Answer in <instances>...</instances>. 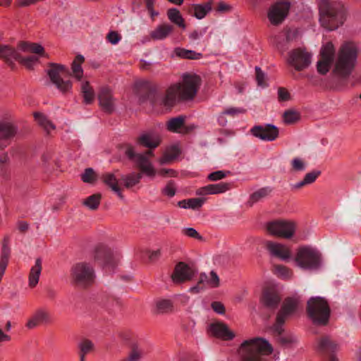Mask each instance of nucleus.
<instances>
[{
  "label": "nucleus",
  "mask_w": 361,
  "mask_h": 361,
  "mask_svg": "<svg viewBox=\"0 0 361 361\" xmlns=\"http://www.w3.org/2000/svg\"><path fill=\"white\" fill-rule=\"evenodd\" d=\"M95 277L92 267L86 262L74 264L71 269L72 282L81 287H85L93 283Z\"/></svg>",
  "instance_id": "nucleus-7"
},
{
  "label": "nucleus",
  "mask_w": 361,
  "mask_h": 361,
  "mask_svg": "<svg viewBox=\"0 0 361 361\" xmlns=\"http://www.w3.org/2000/svg\"><path fill=\"white\" fill-rule=\"evenodd\" d=\"M231 189V184L221 182L215 184H209L199 188L196 191L197 195H219L222 194Z\"/></svg>",
  "instance_id": "nucleus-20"
},
{
  "label": "nucleus",
  "mask_w": 361,
  "mask_h": 361,
  "mask_svg": "<svg viewBox=\"0 0 361 361\" xmlns=\"http://www.w3.org/2000/svg\"><path fill=\"white\" fill-rule=\"evenodd\" d=\"M295 341H296L295 337H294L293 336H282L281 338V341L285 344L295 342Z\"/></svg>",
  "instance_id": "nucleus-64"
},
{
  "label": "nucleus",
  "mask_w": 361,
  "mask_h": 361,
  "mask_svg": "<svg viewBox=\"0 0 361 361\" xmlns=\"http://www.w3.org/2000/svg\"><path fill=\"white\" fill-rule=\"evenodd\" d=\"M107 39L112 44H116L121 40V36L116 32H111L108 34Z\"/></svg>",
  "instance_id": "nucleus-59"
},
{
  "label": "nucleus",
  "mask_w": 361,
  "mask_h": 361,
  "mask_svg": "<svg viewBox=\"0 0 361 361\" xmlns=\"http://www.w3.org/2000/svg\"><path fill=\"white\" fill-rule=\"evenodd\" d=\"M307 312L314 323L325 324L329 318L330 308L324 298L312 297L307 301Z\"/></svg>",
  "instance_id": "nucleus-5"
},
{
  "label": "nucleus",
  "mask_w": 361,
  "mask_h": 361,
  "mask_svg": "<svg viewBox=\"0 0 361 361\" xmlns=\"http://www.w3.org/2000/svg\"><path fill=\"white\" fill-rule=\"evenodd\" d=\"M174 53L177 56L183 59H200L202 56L201 53H197L192 50H188L182 48L175 49Z\"/></svg>",
  "instance_id": "nucleus-37"
},
{
  "label": "nucleus",
  "mask_w": 361,
  "mask_h": 361,
  "mask_svg": "<svg viewBox=\"0 0 361 361\" xmlns=\"http://www.w3.org/2000/svg\"><path fill=\"white\" fill-rule=\"evenodd\" d=\"M102 195L99 193L89 196L83 200V204L91 210H95L98 208L101 202Z\"/></svg>",
  "instance_id": "nucleus-39"
},
{
  "label": "nucleus",
  "mask_w": 361,
  "mask_h": 361,
  "mask_svg": "<svg viewBox=\"0 0 361 361\" xmlns=\"http://www.w3.org/2000/svg\"><path fill=\"white\" fill-rule=\"evenodd\" d=\"M11 341V336L6 334H5L1 327L0 326V344L5 342H8Z\"/></svg>",
  "instance_id": "nucleus-63"
},
{
  "label": "nucleus",
  "mask_w": 361,
  "mask_h": 361,
  "mask_svg": "<svg viewBox=\"0 0 361 361\" xmlns=\"http://www.w3.org/2000/svg\"><path fill=\"white\" fill-rule=\"evenodd\" d=\"M279 97L281 100L286 101L289 99L288 92L283 88H281L278 91Z\"/></svg>",
  "instance_id": "nucleus-62"
},
{
  "label": "nucleus",
  "mask_w": 361,
  "mask_h": 361,
  "mask_svg": "<svg viewBox=\"0 0 361 361\" xmlns=\"http://www.w3.org/2000/svg\"><path fill=\"white\" fill-rule=\"evenodd\" d=\"M270 192H271V189H269V188H261V189L255 191V192H253L251 195L250 198V202L251 204H253L264 199L269 195Z\"/></svg>",
  "instance_id": "nucleus-41"
},
{
  "label": "nucleus",
  "mask_w": 361,
  "mask_h": 361,
  "mask_svg": "<svg viewBox=\"0 0 361 361\" xmlns=\"http://www.w3.org/2000/svg\"><path fill=\"white\" fill-rule=\"evenodd\" d=\"M319 21L328 30L337 29L345 19L342 5L338 1H322L319 4Z\"/></svg>",
  "instance_id": "nucleus-3"
},
{
  "label": "nucleus",
  "mask_w": 361,
  "mask_h": 361,
  "mask_svg": "<svg viewBox=\"0 0 361 361\" xmlns=\"http://www.w3.org/2000/svg\"><path fill=\"white\" fill-rule=\"evenodd\" d=\"M267 247L272 256L278 257L283 261H286L290 259V249L288 246L284 244L274 242H268L267 243Z\"/></svg>",
  "instance_id": "nucleus-18"
},
{
  "label": "nucleus",
  "mask_w": 361,
  "mask_h": 361,
  "mask_svg": "<svg viewBox=\"0 0 361 361\" xmlns=\"http://www.w3.org/2000/svg\"><path fill=\"white\" fill-rule=\"evenodd\" d=\"M136 164L142 173L146 176L154 178L157 175V171L145 155L136 156Z\"/></svg>",
  "instance_id": "nucleus-23"
},
{
  "label": "nucleus",
  "mask_w": 361,
  "mask_h": 361,
  "mask_svg": "<svg viewBox=\"0 0 361 361\" xmlns=\"http://www.w3.org/2000/svg\"><path fill=\"white\" fill-rule=\"evenodd\" d=\"M68 73V68L61 63H51L47 69L51 82L62 93L70 92L73 87V83L70 80H64L62 78Z\"/></svg>",
  "instance_id": "nucleus-4"
},
{
  "label": "nucleus",
  "mask_w": 361,
  "mask_h": 361,
  "mask_svg": "<svg viewBox=\"0 0 361 361\" xmlns=\"http://www.w3.org/2000/svg\"><path fill=\"white\" fill-rule=\"evenodd\" d=\"M144 356V351L138 347H133L128 358L123 361H140Z\"/></svg>",
  "instance_id": "nucleus-46"
},
{
  "label": "nucleus",
  "mask_w": 361,
  "mask_h": 361,
  "mask_svg": "<svg viewBox=\"0 0 361 361\" xmlns=\"http://www.w3.org/2000/svg\"><path fill=\"white\" fill-rule=\"evenodd\" d=\"M299 305L300 300L298 298H288L285 301L282 310L277 315L276 325H281L284 322L286 317L296 310Z\"/></svg>",
  "instance_id": "nucleus-19"
},
{
  "label": "nucleus",
  "mask_w": 361,
  "mask_h": 361,
  "mask_svg": "<svg viewBox=\"0 0 361 361\" xmlns=\"http://www.w3.org/2000/svg\"><path fill=\"white\" fill-rule=\"evenodd\" d=\"M250 132L255 137L268 142L275 140L279 136L277 127L271 124L255 126L251 128Z\"/></svg>",
  "instance_id": "nucleus-10"
},
{
  "label": "nucleus",
  "mask_w": 361,
  "mask_h": 361,
  "mask_svg": "<svg viewBox=\"0 0 361 361\" xmlns=\"http://www.w3.org/2000/svg\"><path fill=\"white\" fill-rule=\"evenodd\" d=\"M180 154L179 148L177 146L168 147L163 156L159 159L160 164H166L174 160Z\"/></svg>",
  "instance_id": "nucleus-33"
},
{
  "label": "nucleus",
  "mask_w": 361,
  "mask_h": 361,
  "mask_svg": "<svg viewBox=\"0 0 361 361\" xmlns=\"http://www.w3.org/2000/svg\"><path fill=\"white\" fill-rule=\"evenodd\" d=\"M312 56L306 51L296 49L290 52L289 63L295 67L296 70H302L307 68L311 63Z\"/></svg>",
  "instance_id": "nucleus-13"
},
{
  "label": "nucleus",
  "mask_w": 361,
  "mask_h": 361,
  "mask_svg": "<svg viewBox=\"0 0 361 361\" xmlns=\"http://www.w3.org/2000/svg\"><path fill=\"white\" fill-rule=\"evenodd\" d=\"M290 165L291 171L299 173L306 170L307 164L304 159L296 157L292 159Z\"/></svg>",
  "instance_id": "nucleus-38"
},
{
  "label": "nucleus",
  "mask_w": 361,
  "mask_h": 361,
  "mask_svg": "<svg viewBox=\"0 0 361 361\" xmlns=\"http://www.w3.org/2000/svg\"><path fill=\"white\" fill-rule=\"evenodd\" d=\"M98 100L99 106L106 112L111 113L114 111L116 99L110 87L104 86L100 88L98 93Z\"/></svg>",
  "instance_id": "nucleus-12"
},
{
  "label": "nucleus",
  "mask_w": 361,
  "mask_h": 361,
  "mask_svg": "<svg viewBox=\"0 0 361 361\" xmlns=\"http://www.w3.org/2000/svg\"><path fill=\"white\" fill-rule=\"evenodd\" d=\"M219 278L214 271H211L209 276L208 286L210 288H217L219 286Z\"/></svg>",
  "instance_id": "nucleus-52"
},
{
  "label": "nucleus",
  "mask_w": 361,
  "mask_h": 361,
  "mask_svg": "<svg viewBox=\"0 0 361 361\" xmlns=\"http://www.w3.org/2000/svg\"><path fill=\"white\" fill-rule=\"evenodd\" d=\"M320 173L321 172L319 171H312L306 173L304 177L305 182H306L307 185L312 184L316 180Z\"/></svg>",
  "instance_id": "nucleus-53"
},
{
  "label": "nucleus",
  "mask_w": 361,
  "mask_h": 361,
  "mask_svg": "<svg viewBox=\"0 0 361 361\" xmlns=\"http://www.w3.org/2000/svg\"><path fill=\"white\" fill-rule=\"evenodd\" d=\"M232 9L231 6L224 2H219L217 7V11L221 13H226L231 11Z\"/></svg>",
  "instance_id": "nucleus-60"
},
{
  "label": "nucleus",
  "mask_w": 361,
  "mask_h": 361,
  "mask_svg": "<svg viewBox=\"0 0 361 361\" xmlns=\"http://www.w3.org/2000/svg\"><path fill=\"white\" fill-rule=\"evenodd\" d=\"M157 174L161 176H174L176 175V172L172 169H163L159 171H157Z\"/></svg>",
  "instance_id": "nucleus-61"
},
{
  "label": "nucleus",
  "mask_w": 361,
  "mask_h": 361,
  "mask_svg": "<svg viewBox=\"0 0 361 361\" xmlns=\"http://www.w3.org/2000/svg\"><path fill=\"white\" fill-rule=\"evenodd\" d=\"M167 17H168V19L170 20V22L178 25L183 30H185L186 25L185 23L184 18H183L180 11L177 8H169L167 11Z\"/></svg>",
  "instance_id": "nucleus-31"
},
{
  "label": "nucleus",
  "mask_w": 361,
  "mask_h": 361,
  "mask_svg": "<svg viewBox=\"0 0 361 361\" xmlns=\"http://www.w3.org/2000/svg\"><path fill=\"white\" fill-rule=\"evenodd\" d=\"M33 116L35 121L43 128L46 133L50 134L55 130V126L43 114L35 112Z\"/></svg>",
  "instance_id": "nucleus-30"
},
{
  "label": "nucleus",
  "mask_w": 361,
  "mask_h": 361,
  "mask_svg": "<svg viewBox=\"0 0 361 361\" xmlns=\"http://www.w3.org/2000/svg\"><path fill=\"white\" fill-rule=\"evenodd\" d=\"M245 111H246L245 109H244L243 108L233 107V106L228 107V108L225 109V110L224 111V114L231 116L232 117H235L240 114H243L245 113Z\"/></svg>",
  "instance_id": "nucleus-49"
},
{
  "label": "nucleus",
  "mask_w": 361,
  "mask_h": 361,
  "mask_svg": "<svg viewBox=\"0 0 361 361\" xmlns=\"http://www.w3.org/2000/svg\"><path fill=\"white\" fill-rule=\"evenodd\" d=\"M174 31L173 25L167 23H161L157 25L150 32V37L156 41H162L170 37Z\"/></svg>",
  "instance_id": "nucleus-24"
},
{
  "label": "nucleus",
  "mask_w": 361,
  "mask_h": 361,
  "mask_svg": "<svg viewBox=\"0 0 361 361\" xmlns=\"http://www.w3.org/2000/svg\"><path fill=\"white\" fill-rule=\"evenodd\" d=\"M163 192L165 195L172 197L176 194V187L172 183H169L163 189Z\"/></svg>",
  "instance_id": "nucleus-55"
},
{
  "label": "nucleus",
  "mask_w": 361,
  "mask_h": 361,
  "mask_svg": "<svg viewBox=\"0 0 361 361\" xmlns=\"http://www.w3.org/2000/svg\"><path fill=\"white\" fill-rule=\"evenodd\" d=\"M206 32V29L202 30H194L189 35V38L192 41H196L201 38Z\"/></svg>",
  "instance_id": "nucleus-58"
},
{
  "label": "nucleus",
  "mask_w": 361,
  "mask_h": 361,
  "mask_svg": "<svg viewBox=\"0 0 361 361\" xmlns=\"http://www.w3.org/2000/svg\"><path fill=\"white\" fill-rule=\"evenodd\" d=\"M120 176L121 175H116L114 173H106L102 176V180L121 200H123L124 196L119 185Z\"/></svg>",
  "instance_id": "nucleus-21"
},
{
  "label": "nucleus",
  "mask_w": 361,
  "mask_h": 361,
  "mask_svg": "<svg viewBox=\"0 0 361 361\" xmlns=\"http://www.w3.org/2000/svg\"><path fill=\"white\" fill-rule=\"evenodd\" d=\"M84 56L78 54L71 63V75L78 82L85 79V78H84V71L82 68V64L84 63Z\"/></svg>",
  "instance_id": "nucleus-29"
},
{
  "label": "nucleus",
  "mask_w": 361,
  "mask_h": 361,
  "mask_svg": "<svg viewBox=\"0 0 361 361\" xmlns=\"http://www.w3.org/2000/svg\"><path fill=\"white\" fill-rule=\"evenodd\" d=\"M296 227V223L290 220L274 221L267 226L270 234L284 239L292 238L295 235Z\"/></svg>",
  "instance_id": "nucleus-8"
},
{
  "label": "nucleus",
  "mask_w": 361,
  "mask_h": 361,
  "mask_svg": "<svg viewBox=\"0 0 361 361\" xmlns=\"http://www.w3.org/2000/svg\"><path fill=\"white\" fill-rule=\"evenodd\" d=\"M294 261L299 268L312 270L319 267L321 258L317 250L310 247H302L298 250Z\"/></svg>",
  "instance_id": "nucleus-6"
},
{
  "label": "nucleus",
  "mask_w": 361,
  "mask_h": 361,
  "mask_svg": "<svg viewBox=\"0 0 361 361\" xmlns=\"http://www.w3.org/2000/svg\"><path fill=\"white\" fill-rule=\"evenodd\" d=\"M96 176L92 169L88 168L85 169L81 175V179L85 183H92L95 180Z\"/></svg>",
  "instance_id": "nucleus-48"
},
{
  "label": "nucleus",
  "mask_w": 361,
  "mask_h": 361,
  "mask_svg": "<svg viewBox=\"0 0 361 361\" xmlns=\"http://www.w3.org/2000/svg\"><path fill=\"white\" fill-rule=\"evenodd\" d=\"M184 121L183 116L173 118L167 122V130L173 133H180L183 127Z\"/></svg>",
  "instance_id": "nucleus-36"
},
{
  "label": "nucleus",
  "mask_w": 361,
  "mask_h": 361,
  "mask_svg": "<svg viewBox=\"0 0 361 361\" xmlns=\"http://www.w3.org/2000/svg\"><path fill=\"white\" fill-rule=\"evenodd\" d=\"M79 85L82 102L87 105L92 104L95 100L96 93L90 81L85 78L79 81Z\"/></svg>",
  "instance_id": "nucleus-22"
},
{
  "label": "nucleus",
  "mask_w": 361,
  "mask_h": 361,
  "mask_svg": "<svg viewBox=\"0 0 361 361\" xmlns=\"http://www.w3.org/2000/svg\"><path fill=\"white\" fill-rule=\"evenodd\" d=\"M255 71L257 85L262 88L266 87L267 85L266 75L259 67H256Z\"/></svg>",
  "instance_id": "nucleus-47"
},
{
  "label": "nucleus",
  "mask_w": 361,
  "mask_h": 361,
  "mask_svg": "<svg viewBox=\"0 0 361 361\" xmlns=\"http://www.w3.org/2000/svg\"><path fill=\"white\" fill-rule=\"evenodd\" d=\"M142 178V173H130L127 175H121L120 179L126 188H130L138 184Z\"/></svg>",
  "instance_id": "nucleus-35"
},
{
  "label": "nucleus",
  "mask_w": 361,
  "mask_h": 361,
  "mask_svg": "<svg viewBox=\"0 0 361 361\" xmlns=\"http://www.w3.org/2000/svg\"><path fill=\"white\" fill-rule=\"evenodd\" d=\"M124 154L130 159L134 160L136 162V154L134 147L131 145H127L124 149Z\"/></svg>",
  "instance_id": "nucleus-56"
},
{
  "label": "nucleus",
  "mask_w": 361,
  "mask_h": 361,
  "mask_svg": "<svg viewBox=\"0 0 361 361\" xmlns=\"http://www.w3.org/2000/svg\"><path fill=\"white\" fill-rule=\"evenodd\" d=\"M200 78L197 75H183L180 82L169 87L163 100L164 104L170 106L180 100L193 99L200 85Z\"/></svg>",
  "instance_id": "nucleus-1"
},
{
  "label": "nucleus",
  "mask_w": 361,
  "mask_h": 361,
  "mask_svg": "<svg viewBox=\"0 0 361 361\" xmlns=\"http://www.w3.org/2000/svg\"><path fill=\"white\" fill-rule=\"evenodd\" d=\"M193 16L199 20L204 18L212 10V3L208 1L204 4H193Z\"/></svg>",
  "instance_id": "nucleus-34"
},
{
  "label": "nucleus",
  "mask_w": 361,
  "mask_h": 361,
  "mask_svg": "<svg viewBox=\"0 0 361 361\" xmlns=\"http://www.w3.org/2000/svg\"><path fill=\"white\" fill-rule=\"evenodd\" d=\"M204 204V200L202 198H192L183 202H180L179 204L184 209H198Z\"/></svg>",
  "instance_id": "nucleus-40"
},
{
  "label": "nucleus",
  "mask_w": 361,
  "mask_h": 361,
  "mask_svg": "<svg viewBox=\"0 0 361 361\" xmlns=\"http://www.w3.org/2000/svg\"><path fill=\"white\" fill-rule=\"evenodd\" d=\"M50 320L49 313L45 310L40 309L28 319L26 326L28 329H34L41 324L49 323Z\"/></svg>",
  "instance_id": "nucleus-25"
},
{
  "label": "nucleus",
  "mask_w": 361,
  "mask_h": 361,
  "mask_svg": "<svg viewBox=\"0 0 361 361\" xmlns=\"http://www.w3.org/2000/svg\"><path fill=\"white\" fill-rule=\"evenodd\" d=\"M183 233L190 238L202 240V235L193 228H184L183 229Z\"/></svg>",
  "instance_id": "nucleus-51"
},
{
  "label": "nucleus",
  "mask_w": 361,
  "mask_h": 361,
  "mask_svg": "<svg viewBox=\"0 0 361 361\" xmlns=\"http://www.w3.org/2000/svg\"><path fill=\"white\" fill-rule=\"evenodd\" d=\"M358 49L353 42H345L339 48L334 67L336 75L345 78L354 69L357 59Z\"/></svg>",
  "instance_id": "nucleus-2"
},
{
  "label": "nucleus",
  "mask_w": 361,
  "mask_h": 361,
  "mask_svg": "<svg viewBox=\"0 0 361 361\" xmlns=\"http://www.w3.org/2000/svg\"><path fill=\"white\" fill-rule=\"evenodd\" d=\"M335 54L334 46L331 42L323 44L320 50V59L317 63V69L319 74L325 75L331 66Z\"/></svg>",
  "instance_id": "nucleus-9"
},
{
  "label": "nucleus",
  "mask_w": 361,
  "mask_h": 361,
  "mask_svg": "<svg viewBox=\"0 0 361 361\" xmlns=\"http://www.w3.org/2000/svg\"><path fill=\"white\" fill-rule=\"evenodd\" d=\"M229 172L224 171H216L209 173L207 176L208 180L211 181H217L224 178Z\"/></svg>",
  "instance_id": "nucleus-50"
},
{
  "label": "nucleus",
  "mask_w": 361,
  "mask_h": 361,
  "mask_svg": "<svg viewBox=\"0 0 361 361\" xmlns=\"http://www.w3.org/2000/svg\"><path fill=\"white\" fill-rule=\"evenodd\" d=\"M10 252H11L10 248L8 246H7L6 245V240H4L3 247H2L1 257L0 261L8 262Z\"/></svg>",
  "instance_id": "nucleus-54"
},
{
  "label": "nucleus",
  "mask_w": 361,
  "mask_h": 361,
  "mask_svg": "<svg viewBox=\"0 0 361 361\" xmlns=\"http://www.w3.org/2000/svg\"><path fill=\"white\" fill-rule=\"evenodd\" d=\"M20 57L18 45L14 47L4 42L3 36L0 35V59L4 60L9 66H13L14 62Z\"/></svg>",
  "instance_id": "nucleus-16"
},
{
  "label": "nucleus",
  "mask_w": 361,
  "mask_h": 361,
  "mask_svg": "<svg viewBox=\"0 0 361 361\" xmlns=\"http://www.w3.org/2000/svg\"><path fill=\"white\" fill-rule=\"evenodd\" d=\"M18 49L19 53H32L38 54L40 56H45L44 47L38 43L22 41L18 44Z\"/></svg>",
  "instance_id": "nucleus-26"
},
{
  "label": "nucleus",
  "mask_w": 361,
  "mask_h": 361,
  "mask_svg": "<svg viewBox=\"0 0 361 361\" xmlns=\"http://www.w3.org/2000/svg\"><path fill=\"white\" fill-rule=\"evenodd\" d=\"M281 300L278 290L274 286L264 288L259 298L260 303L267 307H276Z\"/></svg>",
  "instance_id": "nucleus-14"
},
{
  "label": "nucleus",
  "mask_w": 361,
  "mask_h": 361,
  "mask_svg": "<svg viewBox=\"0 0 361 361\" xmlns=\"http://www.w3.org/2000/svg\"><path fill=\"white\" fill-rule=\"evenodd\" d=\"M289 4L287 2H278L272 5L268 11V18L273 25L281 23L288 15Z\"/></svg>",
  "instance_id": "nucleus-11"
},
{
  "label": "nucleus",
  "mask_w": 361,
  "mask_h": 361,
  "mask_svg": "<svg viewBox=\"0 0 361 361\" xmlns=\"http://www.w3.org/2000/svg\"><path fill=\"white\" fill-rule=\"evenodd\" d=\"M80 350V360L85 361L87 354L92 353L95 349L94 343L90 339L84 338L78 343Z\"/></svg>",
  "instance_id": "nucleus-32"
},
{
  "label": "nucleus",
  "mask_w": 361,
  "mask_h": 361,
  "mask_svg": "<svg viewBox=\"0 0 361 361\" xmlns=\"http://www.w3.org/2000/svg\"><path fill=\"white\" fill-rule=\"evenodd\" d=\"M283 121L286 124H293L300 119V114L298 111L290 109L283 113Z\"/></svg>",
  "instance_id": "nucleus-42"
},
{
  "label": "nucleus",
  "mask_w": 361,
  "mask_h": 361,
  "mask_svg": "<svg viewBox=\"0 0 361 361\" xmlns=\"http://www.w3.org/2000/svg\"><path fill=\"white\" fill-rule=\"evenodd\" d=\"M16 61H18L25 68L28 69H32L38 63L39 59L36 56L22 57L20 54V57L16 60Z\"/></svg>",
  "instance_id": "nucleus-43"
},
{
  "label": "nucleus",
  "mask_w": 361,
  "mask_h": 361,
  "mask_svg": "<svg viewBox=\"0 0 361 361\" xmlns=\"http://www.w3.org/2000/svg\"><path fill=\"white\" fill-rule=\"evenodd\" d=\"M208 330L212 335L223 340L230 341L235 338V334L223 322H216L212 323L209 326Z\"/></svg>",
  "instance_id": "nucleus-17"
},
{
  "label": "nucleus",
  "mask_w": 361,
  "mask_h": 361,
  "mask_svg": "<svg viewBox=\"0 0 361 361\" xmlns=\"http://www.w3.org/2000/svg\"><path fill=\"white\" fill-rule=\"evenodd\" d=\"M42 269V259L40 258H37L35 262V264L31 267L28 275V286L30 288H35L38 284Z\"/></svg>",
  "instance_id": "nucleus-28"
},
{
  "label": "nucleus",
  "mask_w": 361,
  "mask_h": 361,
  "mask_svg": "<svg viewBox=\"0 0 361 361\" xmlns=\"http://www.w3.org/2000/svg\"><path fill=\"white\" fill-rule=\"evenodd\" d=\"M195 270L183 262H179L171 276L174 283H182L191 280L195 275Z\"/></svg>",
  "instance_id": "nucleus-15"
},
{
  "label": "nucleus",
  "mask_w": 361,
  "mask_h": 361,
  "mask_svg": "<svg viewBox=\"0 0 361 361\" xmlns=\"http://www.w3.org/2000/svg\"><path fill=\"white\" fill-rule=\"evenodd\" d=\"M274 274L282 279H289L293 276L292 271L283 265H276L274 267Z\"/></svg>",
  "instance_id": "nucleus-44"
},
{
  "label": "nucleus",
  "mask_w": 361,
  "mask_h": 361,
  "mask_svg": "<svg viewBox=\"0 0 361 361\" xmlns=\"http://www.w3.org/2000/svg\"><path fill=\"white\" fill-rule=\"evenodd\" d=\"M156 307L159 312L164 313L171 310L173 305L170 300L161 299L157 302Z\"/></svg>",
  "instance_id": "nucleus-45"
},
{
  "label": "nucleus",
  "mask_w": 361,
  "mask_h": 361,
  "mask_svg": "<svg viewBox=\"0 0 361 361\" xmlns=\"http://www.w3.org/2000/svg\"><path fill=\"white\" fill-rule=\"evenodd\" d=\"M138 142L148 148H156L161 142L160 136L154 132L142 133L138 137Z\"/></svg>",
  "instance_id": "nucleus-27"
},
{
  "label": "nucleus",
  "mask_w": 361,
  "mask_h": 361,
  "mask_svg": "<svg viewBox=\"0 0 361 361\" xmlns=\"http://www.w3.org/2000/svg\"><path fill=\"white\" fill-rule=\"evenodd\" d=\"M213 310L219 314H224L225 313V307L220 302H213L211 305Z\"/></svg>",
  "instance_id": "nucleus-57"
}]
</instances>
